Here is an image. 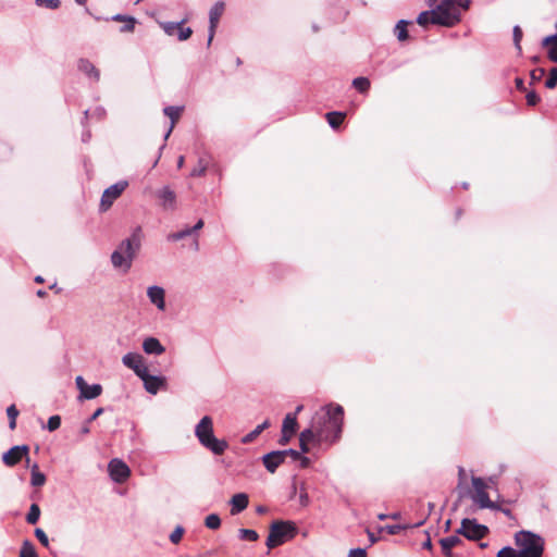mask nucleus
<instances>
[{"label": "nucleus", "mask_w": 557, "mask_h": 557, "mask_svg": "<svg viewBox=\"0 0 557 557\" xmlns=\"http://www.w3.org/2000/svg\"><path fill=\"white\" fill-rule=\"evenodd\" d=\"M344 409L341 405L330 404L320 408L312 417L307 429L318 438V443L334 444L342 434Z\"/></svg>", "instance_id": "f257e3e1"}, {"label": "nucleus", "mask_w": 557, "mask_h": 557, "mask_svg": "<svg viewBox=\"0 0 557 557\" xmlns=\"http://www.w3.org/2000/svg\"><path fill=\"white\" fill-rule=\"evenodd\" d=\"M469 5L470 0H443L435 9L421 12L417 23L422 27L430 24L453 27L460 22L461 11H467Z\"/></svg>", "instance_id": "f03ea898"}, {"label": "nucleus", "mask_w": 557, "mask_h": 557, "mask_svg": "<svg viewBox=\"0 0 557 557\" xmlns=\"http://www.w3.org/2000/svg\"><path fill=\"white\" fill-rule=\"evenodd\" d=\"M141 245V228L137 227L131 237L121 242L117 248L111 255V262L115 269L124 273L132 268L133 260L136 258Z\"/></svg>", "instance_id": "7ed1b4c3"}, {"label": "nucleus", "mask_w": 557, "mask_h": 557, "mask_svg": "<svg viewBox=\"0 0 557 557\" xmlns=\"http://www.w3.org/2000/svg\"><path fill=\"white\" fill-rule=\"evenodd\" d=\"M195 434L199 443L215 455H222L227 449L225 440H219L213 434V421L211 417L205 416L196 425Z\"/></svg>", "instance_id": "20e7f679"}, {"label": "nucleus", "mask_w": 557, "mask_h": 557, "mask_svg": "<svg viewBox=\"0 0 557 557\" xmlns=\"http://www.w3.org/2000/svg\"><path fill=\"white\" fill-rule=\"evenodd\" d=\"M515 544L519 547L520 557H542L544 540L530 531H519L515 534Z\"/></svg>", "instance_id": "39448f33"}, {"label": "nucleus", "mask_w": 557, "mask_h": 557, "mask_svg": "<svg viewBox=\"0 0 557 557\" xmlns=\"http://www.w3.org/2000/svg\"><path fill=\"white\" fill-rule=\"evenodd\" d=\"M297 534V527L292 521H274L270 525L267 546L269 549L275 548L285 542L294 539Z\"/></svg>", "instance_id": "423d86ee"}, {"label": "nucleus", "mask_w": 557, "mask_h": 557, "mask_svg": "<svg viewBox=\"0 0 557 557\" xmlns=\"http://www.w3.org/2000/svg\"><path fill=\"white\" fill-rule=\"evenodd\" d=\"M471 483L473 487L471 499L474 504H476L481 509L498 508V499L491 500L487 493L488 484L482 478L472 476Z\"/></svg>", "instance_id": "0eeeda50"}, {"label": "nucleus", "mask_w": 557, "mask_h": 557, "mask_svg": "<svg viewBox=\"0 0 557 557\" xmlns=\"http://www.w3.org/2000/svg\"><path fill=\"white\" fill-rule=\"evenodd\" d=\"M457 533L463 535L470 541H480L488 534V528L486 525L479 524L475 520L465 518L462 519Z\"/></svg>", "instance_id": "6e6552de"}, {"label": "nucleus", "mask_w": 557, "mask_h": 557, "mask_svg": "<svg viewBox=\"0 0 557 557\" xmlns=\"http://www.w3.org/2000/svg\"><path fill=\"white\" fill-rule=\"evenodd\" d=\"M127 186L128 183L126 181H120L104 189L100 200V210L102 212L108 211L113 202L123 194Z\"/></svg>", "instance_id": "1a4fd4ad"}, {"label": "nucleus", "mask_w": 557, "mask_h": 557, "mask_svg": "<svg viewBox=\"0 0 557 557\" xmlns=\"http://www.w3.org/2000/svg\"><path fill=\"white\" fill-rule=\"evenodd\" d=\"M29 447L27 445L13 446L2 456V461L8 467H14L22 461L23 458L29 463Z\"/></svg>", "instance_id": "9d476101"}, {"label": "nucleus", "mask_w": 557, "mask_h": 557, "mask_svg": "<svg viewBox=\"0 0 557 557\" xmlns=\"http://www.w3.org/2000/svg\"><path fill=\"white\" fill-rule=\"evenodd\" d=\"M111 479L116 483H123L131 476L129 467L121 459L114 458L108 465Z\"/></svg>", "instance_id": "9b49d317"}, {"label": "nucleus", "mask_w": 557, "mask_h": 557, "mask_svg": "<svg viewBox=\"0 0 557 557\" xmlns=\"http://www.w3.org/2000/svg\"><path fill=\"white\" fill-rule=\"evenodd\" d=\"M185 20L180 23L166 22L162 23L161 26L165 34L169 36H177L178 40H187L193 35L190 27H185Z\"/></svg>", "instance_id": "f8f14e48"}, {"label": "nucleus", "mask_w": 557, "mask_h": 557, "mask_svg": "<svg viewBox=\"0 0 557 557\" xmlns=\"http://www.w3.org/2000/svg\"><path fill=\"white\" fill-rule=\"evenodd\" d=\"M75 383L79 391V399H95L102 393L100 384L88 385L81 375L75 379Z\"/></svg>", "instance_id": "ddd939ff"}, {"label": "nucleus", "mask_w": 557, "mask_h": 557, "mask_svg": "<svg viewBox=\"0 0 557 557\" xmlns=\"http://www.w3.org/2000/svg\"><path fill=\"white\" fill-rule=\"evenodd\" d=\"M124 366L132 369L139 377L148 371L147 366L144 362V358L139 354L128 352L122 359Z\"/></svg>", "instance_id": "4468645a"}, {"label": "nucleus", "mask_w": 557, "mask_h": 557, "mask_svg": "<svg viewBox=\"0 0 557 557\" xmlns=\"http://www.w3.org/2000/svg\"><path fill=\"white\" fill-rule=\"evenodd\" d=\"M224 10H225V4L222 1L216 2L211 8V10H210V13H209L210 25H209L208 45H210L211 41L213 40L214 34H215V29H216V27L219 25L221 16L224 13Z\"/></svg>", "instance_id": "2eb2a0df"}, {"label": "nucleus", "mask_w": 557, "mask_h": 557, "mask_svg": "<svg viewBox=\"0 0 557 557\" xmlns=\"http://www.w3.org/2000/svg\"><path fill=\"white\" fill-rule=\"evenodd\" d=\"M140 379L144 382L145 389L152 395H156L160 388L164 387L166 381L163 376L150 375L147 371L146 374L141 375Z\"/></svg>", "instance_id": "dca6fc26"}, {"label": "nucleus", "mask_w": 557, "mask_h": 557, "mask_svg": "<svg viewBox=\"0 0 557 557\" xmlns=\"http://www.w3.org/2000/svg\"><path fill=\"white\" fill-rule=\"evenodd\" d=\"M157 197L160 200V206L165 210L176 209V194L170 187L165 186L158 190Z\"/></svg>", "instance_id": "f3484780"}, {"label": "nucleus", "mask_w": 557, "mask_h": 557, "mask_svg": "<svg viewBox=\"0 0 557 557\" xmlns=\"http://www.w3.org/2000/svg\"><path fill=\"white\" fill-rule=\"evenodd\" d=\"M262 460L267 470L271 473H274L276 469L285 461V456L283 450H275L264 455Z\"/></svg>", "instance_id": "a211bd4d"}, {"label": "nucleus", "mask_w": 557, "mask_h": 557, "mask_svg": "<svg viewBox=\"0 0 557 557\" xmlns=\"http://www.w3.org/2000/svg\"><path fill=\"white\" fill-rule=\"evenodd\" d=\"M231 515L235 516L245 510L249 504L248 495L245 493L235 494L231 498Z\"/></svg>", "instance_id": "6ab92c4d"}, {"label": "nucleus", "mask_w": 557, "mask_h": 557, "mask_svg": "<svg viewBox=\"0 0 557 557\" xmlns=\"http://www.w3.org/2000/svg\"><path fill=\"white\" fill-rule=\"evenodd\" d=\"M150 301L156 305L159 309L163 310L165 307L164 302V290L158 286H151L147 290Z\"/></svg>", "instance_id": "aec40b11"}, {"label": "nucleus", "mask_w": 557, "mask_h": 557, "mask_svg": "<svg viewBox=\"0 0 557 557\" xmlns=\"http://www.w3.org/2000/svg\"><path fill=\"white\" fill-rule=\"evenodd\" d=\"M320 445L321 443H318V438L312 434L311 431H308L305 429L300 435H299V445L301 453L307 454L310 451L309 445Z\"/></svg>", "instance_id": "412c9836"}, {"label": "nucleus", "mask_w": 557, "mask_h": 557, "mask_svg": "<svg viewBox=\"0 0 557 557\" xmlns=\"http://www.w3.org/2000/svg\"><path fill=\"white\" fill-rule=\"evenodd\" d=\"M78 69L84 74H86L89 78L98 82L100 78L99 70L87 59H81L78 61Z\"/></svg>", "instance_id": "4be33fe9"}, {"label": "nucleus", "mask_w": 557, "mask_h": 557, "mask_svg": "<svg viewBox=\"0 0 557 557\" xmlns=\"http://www.w3.org/2000/svg\"><path fill=\"white\" fill-rule=\"evenodd\" d=\"M143 349L146 354L161 355L164 352V347L161 345L159 339L154 337H148L143 343Z\"/></svg>", "instance_id": "5701e85b"}, {"label": "nucleus", "mask_w": 557, "mask_h": 557, "mask_svg": "<svg viewBox=\"0 0 557 557\" xmlns=\"http://www.w3.org/2000/svg\"><path fill=\"white\" fill-rule=\"evenodd\" d=\"M203 225H205V222H203V220L200 219L191 228L186 227L180 232L172 233L168 236V238H169V240H173V242L183 239L184 237L190 235L193 232L201 230L203 227Z\"/></svg>", "instance_id": "b1692460"}, {"label": "nucleus", "mask_w": 557, "mask_h": 557, "mask_svg": "<svg viewBox=\"0 0 557 557\" xmlns=\"http://www.w3.org/2000/svg\"><path fill=\"white\" fill-rule=\"evenodd\" d=\"M183 109L180 107H166L164 108L163 112L166 116L171 119V127L166 134V137H169L170 133L172 132L174 125L180 120Z\"/></svg>", "instance_id": "393cba45"}, {"label": "nucleus", "mask_w": 557, "mask_h": 557, "mask_svg": "<svg viewBox=\"0 0 557 557\" xmlns=\"http://www.w3.org/2000/svg\"><path fill=\"white\" fill-rule=\"evenodd\" d=\"M325 117L333 128H338L343 124L346 114L343 112L332 111L327 112L325 114Z\"/></svg>", "instance_id": "a878e982"}, {"label": "nucleus", "mask_w": 557, "mask_h": 557, "mask_svg": "<svg viewBox=\"0 0 557 557\" xmlns=\"http://www.w3.org/2000/svg\"><path fill=\"white\" fill-rule=\"evenodd\" d=\"M298 428L296 414L287 413L284 418L282 431L295 434Z\"/></svg>", "instance_id": "bb28decb"}, {"label": "nucleus", "mask_w": 557, "mask_h": 557, "mask_svg": "<svg viewBox=\"0 0 557 557\" xmlns=\"http://www.w3.org/2000/svg\"><path fill=\"white\" fill-rule=\"evenodd\" d=\"M32 480L30 483L33 486H42L46 483V475L39 471V467L37 463H34L32 467Z\"/></svg>", "instance_id": "cd10ccee"}, {"label": "nucleus", "mask_w": 557, "mask_h": 557, "mask_svg": "<svg viewBox=\"0 0 557 557\" xmlns=\"http://www.w3.org/2000/svg\"><path fill=\"white\" fill-rule=\"evenodd\" d=\"M270 425V422L269 420H265L263 423H261L260 425H258L253 431H251L250 433H248L247 435H245L243 437V443L247 444V443H251L252 441H255L263 430H265L267 428H269Z\"/></svg>", "instance_id": "c85d7f7f"}, {"label": "nucleus", "mask_w": 557, "mask_h": 557, "mask_svg": "<svg viewBox=\"0 0 557 557\" xmlns=\"http://www.w3.org/2000/svg\"><path fill=\"white\" fill-rule=\"evenodd\" d=\"M407 26H408V22L405 20H400L396 24V26L394 28V34L396 35V37L399 41H405L409 37Z\"/></svg>", "instance_id": "c756f323"}, {"label": "nucleus", "mask_w": 557, "mask_h": 557, "mask_svg": "<svg viewBox=\"0 0 557 557\" xmlns=\"http://www.w3.org/2000/svg\"><path fill=\"white\" fill-rule=\"evenodd\" d=\"M208 165H209V160L207 158H200L197 166H195L193 169V171L190 172V176H193V177L203 176L206 174Z\"/></svg>", "instance_id": "7c9ffc66"}, {"label": "nucleus", "mask_w": 557, "mask_h": 557, "mask_svg": "<svg viewBox=\"0 0 557 557\" xmlns=\"http://www.w3.org/2000/svg\"><path fill=\"white\" fill-rule=\"evenodd\" d=\"M442 548H454L460 544H462V540L457 535H451L448 537H444L440 541Z\"/></svg>", "instance_id": "2f4dec72"}, {"label": "nucleus", "mask_w": 557, "mask_h": 557, "mask_svg": "<svg viewBox=\"0 0 557 557\" xmlns=\"http://www.w3.org/2000/svg\"><path fill=\"white\" fill-rule=\"evenodd\" d=\"M40 517V508L37 504H32L29 511L26 516V521L29 524H36Z\"/></svg>", "instance_id": "473e14b6"}, {"label": "nucleus", "mask_w": 557, "mask_h": 557, "mask_svg": "<svg viewBox=\"0 0 557 557\" xmlns=\"http://www.w3.org/2000/svg\"><path fill=\"white\" fill-rule=\"evenodd\" d=\"M20 557H38L35 546L32 542L24 541L20 552Z\"/></svg>", "instance_id": "72a5a7b5"}, {"label": "nucleus", "mask_w": 557, "mask_h": 557, "mask_svg": "<svg viewBox=\"0 0 557 557\" xmlns=\"http://www.w3.org/2000/svg\"><path fill=\"white\" fill-rule=\"evenodd\" d=\"M352 86L361 94H364L370 88V81L367 77H357L352 81Z\"/></svg>", "instance_id": "f704fd0d"}, {"label": "nucleus", "mask_w": 557, "mask_h": 557, "mask_svg": "<svg viewBox=\"0 0 557 557\" xmlns=\"http://www.w3.org/2000/svg\"><path fill=\"white\" fill-rule=\"evenodd\" d=\"M205 525L208 528V529H211V530H216L220 528L221 525V519L218 515L215 513H211L209 516L206 517L205 519Z\"/></svg>", "instance_id": "c9c22d12"}, {"label": "nucleus", "mask_w": 557, "mask_h": 557, "mask_svg": "<svg viewBox=\"0 0 557 557\" xmlns=\"http://www.w3.org/2000/svg\"><path fill=\"white\" fill-rule=\"evenodd\" d=\"M7 414L9 418V428L14 430L16 428V418L18 416V410L16 409L15 405L8 407Z\"/></svg>", "instance_id": "e433bc0d"}, {"label": "nucleus", "mask_w": 557, "mask_h": 557, "mask_svg": "<svg viewBox=\"0 0 557 557\" xmlns=\"http://www.w3.org/2000/svg\"><path fill=\"white\" fill-rule=\"evenodd\" d=\"M239 537L243 541L256 542L259 535L255 530L239 529Z\"/></svg>", "instance_id": "4c0bfd02"}, {"label": "nucleus", "mask_w": 557, "mask_h": 557, "mask_svg": "<svg viewBox=\"0 0 557 557\" xmlns=\"http://www.w3.org/2000/svg\"><path fill=\"white\" fill-rule=\"evenodd\" d=\"M511 503H512L511 500H505V499L498 498V508H495L494 510H498V511L503 512L505 516H507L509 519L515 520L516 518H515L511 509L504 506L506 504H511Z\"/></svg>", "instance_id": "58836bf2"}, {"label": "nucleus", "mask_w": 557, "mask_h": 557, "mask_svg": "<svg viewBox=\"0 0 557 557\" xmlns=\"http://www.w3.org/2000/svg\"><path fill=\"white\" fill-rule=\"evenodd\" d=\"M35 3L38 7H46V8H49L51 10L59 9L60 5H61L60 0H35Z\"/></svg>", "instance_id": "ea45409f"}, {"label": "nucleus", "mask_w": 557, "mask_h": 557, "mask_svg": "<svg viewBox=\"0 0 557 557\" xmlns=\"http://www.w3.org/2000/svg\"><path fill=\"white\" fill-rule=\"evenodd\" d=\"M545 86L553 89L557 86V67H553L549 71V76L545 82Z\"/></svg>", "instance_id": "a19ab883"}, {"label": "nucleus", "mask_w": 557, "mask_h": 557, "mask_svg": "<svg viewBox=\"0 0 557 557\" xmlns=\"http://www.w3.org/2000/svg\"><path fill=\"white\" fill-rule=\"evenodd\" d=\"M497 557H520V552L512 547H504L497 553Z\"/></svg>", "instance_id": "79ce46f5"}, {"label": "nucleus", "mask_w": 557, "mask_h": 557, "mask_svg": "<svg viewBox=\"0 0 557 557\" xmlns=\"http://www.w3.org/2000/svg\"><path fill=\"white\" fill-rule=\"evenodd\" d=\"M61 425V418L60 416L55 414V416H51L49 419H48V423H47V428L50 432H53L55 430H58Z\"/></svg>", "instance_id": "37998d69"}, {"label": "nucleus", "mask_w": 557, "mask_h": 557, "mask_svg": "<svg viewBox=\"0 0 557 557\" xmlns=\"http://www.w3.org/2000/svg\"><path fill=\"white\" fill-rule=\"evenodd\" d=\"M35 536L37 537V540L40 542V544L42 546L49 547V539L42 529L37 528L35 530Z\"/></svg>", "instance_id": "c03bdc74"}, {"label": "nucleus", "mask_w": 557, "mask_h": 557, "mask_svg": "<svg viewBox=\"0 0 557 557\" xmlns=\"http://www.w3.org/2000/svg\"><path fill=\"white\" fill-rule=\"evenodd\" d=\"M184 534V529L181 527H177L170 535V540L173 544H177L181 542Z\"/></svg>", "instance_id": "a18cd8bd"}, {"label": "nucleus", "mask_w": 557, "mask_h": 557, "mask_svg": "<svg viewBox=\"0 0 557 557\" xmlns=\"http://www.w3.org/2000/svg\"><path fill=\"white\" fill-rule=\"evenodd\" d=\"M543 47L557 48V33L552 36H547L542 41Z\"/></svg>", "instance_id": "49530a36"}, {"label": "nucleus", "mask_w": 557, "mask_h": 557, "mask_svg": "<svg viewBox=\"0 0 557 557\" xmlns=\"http://www.w3.org/2000/svg\"><path fill=\"white\" fill-rule=\"evenodd\" d=\"M403 529L401 525L395 524V525H387V527H380L379 531L383 532L386 531L388 534H398L400 530Z\"/></svg>", "instance_id": "de8ad7c7"}, {"label": "nucleus", "mask_w": 557, "mask_h": 557, "mask_svg": "<svg viewBox=\"0 0 557 557\" xmlns=\"http://www.w3.org/2000/svg\"><path fill=\"white\" fill-rule=\"evenodd\" d=\"M525 98H527V103L532 107L536 106L540 101V97L537 96V94L535 91H529L527 94Z\"/></svg>", "instance_id": "09e8293b"}, {"label": "nucleus", "mask_w": 557, "mask_h": 557, "mask_svg": "<svg viewBox=\"0 0 557 557\" xmlns=\"http://www.w3.org/2000/svg\"><path fill=\"white\" fill-rule=\"evenodd\" d=\"M522 29L519 27V26H515L513 28V40H515V44H516V47L518 49H521L520 48V41L522 39Z\"/></svg>", "instance_id": "8fccbe9b"}, {"label": "nucleus", "mask_w": 557, "mask_h": 557, "mask_svg": "<svg viewBox=\"0 0 557 557\" xmlns=\"http://www.w3.org/2000/svg\"><path fill=\"white\" fill-rule=\"evenodd\" d=\"M545 71L543 69H535L531 72V81L532 82H540L542 77L544 76Z\"/></svg>", "instance_id": "3c124183"}, {"label": "nucleus", "mask_w": 557, "mask_h": 557, "mask_svg": "<svg viewBox=\"0 0 557 557\" xmlns=\"http://www.w3.org/2000/svg\"><path fill=\"white\" fill-rule=\"evenodd\" d=\"M135 27V20L133 17H127L125 25L122 27L121 32H133Z\"/></svg>", "instance_id": "603ef678"}, {"label": "nucleus", "mask_w": 557, "mask_h": 557, "mask_svg": "<svg viewBox=\"0 0 557 557\" xmlns=\"http://www.w3.org/2000/svg\"><path fill=\"white\" fill-rule=\"evenodd\" d=\"M283 453H284L285 458L287 456H290L293 458V460H298V459H300V456H301V454L299 451L294 450V449H286V450H283Z\"/></svg>", "instance_id": "864d4df0"}, {"label": "nucleus", "mask_w": 557, "mask_h": 557, "mask_svg": "<svg viewBox=\"0 0 557 557\" xmlns=\"http://www.w3.org/2000/svg\"><path fill=\"white\" fill-rule=\"evenodd\" d=\"M293 436H294V434L288 433V432H285V431H282V436H281V438H280L278 443H280L281 445H286V444H288V442L290 441V438H292Z\"/></svg>", "instance_id": "5fc2aeb1"}, {"label": "nucleus", "mask_w": 557, "mask_h": 557, "mask_svg": "<svg viewBox=\"0 0 557 557\" xmlns=\"http://www.w3.org/2000/svg\"><path fill=\"white\" fill-rule=\"evenodd\" d=\"M350 557H367V553L362 548H356L350 550Z\"/></svg>", "instance_id": "6e6d98bb"}, {"label": "nucleus", "mask_w": 557, "mask_h": 557, "mask_svg": "<svg viewBox=\"0 0 557 557\" xmlns=\"http://www.w3.org/2000/svg\"><path fill=\"white\" fill-rule=\"evenodd\" d=\"M299 498H300V503L304 506H307L309 504V497H308V494L305 488H301Z\"/></svg>", "instance_id": "4d7b16f0"}, {"label": "nucleus", "mask_w": 557, "mask_h": 557, "mask_svg": "<svg viewBox=\"0 0 557 557\" xmlns=\"http://www.w3.org/2000/svg\"><path fill=\"white\" fill-rule=\"evenodd\" d=\"M515 84H516V88L520 91H524L525 90V87H524V82L522 78L520 77H517L515 79Z\"/></svg>", "instance_id": "13d9d810"}, {"label": "nucleus", "mask_w": 557, "mask_h": 557, "mask_svg": "<svg viewBox=\"0 0 557 557\" xmlns=\"http://www.w3.org/2000/svg\"><path fill=\"white\" fill-rule=\"evenodd\" d=\"M548 58H549L553 62H557V48H549V49H548Z\"/></svg>", "instance_id": "bf43d9fd"}, {"label": "nucleus", "mask_w": 557, "mask_h": 557, "mask_svg": "<svg viewBox=\"0 0 557 557\" xmlns=\"http://www.w3.org/2000/svg\"><path fill=\"white\" fill-rule=\"evenodd\" d=\"M90 423L88 420L83 424L82 429H81V433L83 435H87L89 432H90Z\"/></svg>", "instance_id": "052dcab7"}, {"label": "nucleus", "mask_w": 557, "mask_h": 557, "mask_svg": "<svg viewBox=\"0 0 557 557\" xmlns=\"http://www.w3.org/2000/svg\"><path fill=\"white\" fill-rule=\"evenodd\" d=\"M103 413V408H98L92 414L91 417L88 419L89 422H92L94 420H96L98 417H100L101 414Z\"/></svg>", "instance_id": "680f3d73"}, {"label": "nucleus", "mask_w": 557, "mask_h": 557, "mask_svg": "<svg viewBox=\"0 0 557 557\" xmlns=\"http://www.w3.org/2000/svg\"><path fill=\"white\" fill-rule=\"evenodd\" d=\"M300 466L301 468H307L310 465V459L305 456H300Z\"/></svg>", "instance_id": "e2e57ef3"}, {"label": "nucleus", "mask_w": 557, "mask_h": 557, "mask_svg": "<svg viewBox=\"0 0 557 557\" xmlns=\"http://www.w3.org/2000/svg\"><path fill=\"white\" fill-rule=\"evenodd\" d=\"M451 549L453 548H442V552L446 557H454Z\"/></svg>", "instance_id": "0e129e2a"}, {"label": "nucleus", "mask_w": 557, "mask_h": 557, "mask_svg": "<svg viewBox=\"0 0 557 557\" xmlns=\"http://www.w3.org/2000/svg\"><path fill=\"white\" fill-rule=\"evenodd\" d=\"M113 20H114V21H120V22H124V23H125V22H126V20H127V17H125V16H123V15L117 14V15H115V16L113 17Z\"/></svg>", "instance_id": "69168bd1"}, {"label": "nucleus", "mask_w": 557, "mask_h": 557, "mask_svg": "<svg viewBox=\"0 0 557 557\" xmlns=\"http://www.w3.org/2000/svg\"><path fill=\"white\" fill-rule=\"evenodd\" d=\"M184 161H185L184 156H180V158H178V160H177V168H178V169L183 168V165H184Z\"/></svg>", "instance_id": "338daca9"}, {"label": "nucleus", "mask_w": 557, "mask_h": 557, "mask_svg": "<svg viewBox=\"0 0 557 557\" xmlns=\"http://www.w3.org/2000/svg\"><path fill=\"white\" fill-rule=\"evenodd\" d=\"M368 534H369V539H370L372 544L377 541V537L374 535V533L368 531Z\"/></svg>", "instance_id": "774afa93"}]
</instances>
